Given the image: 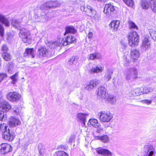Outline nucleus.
I'll use <instances>...</instances> for the list:
<instances>
[{
    "label": "nucleus",
    "mask_w": 156,
    "mask_h": 156,
    "mask_svg": "<svg viewBox=\"0 0 156 156\" xmlns=\"http://www.w3.org/2000/svg\"><path fill=\"white\" fill-rule=\"evenodd\" d=\"M12 24L13 26L20 30V37L22 38L23 42H27L28 40V36L30 34V32L24 28L20 29V22L17 20H13Z\"/></svg>",
    "instance_id": "nucleus-1"
},
{
    "label": "nucleus",
    "mask_w": 156,
    "mask_h": 156,
    "mask_svg": "<svg viewBox=\"0 0 156 156\" xmlns=\"http://www.w3.org/2000/svg\"><path fill=\"white\" fill-rule=\"evenodd\" d=\"M125 79L127 81L135 79L138 77V72L134 67L126 69L124 72Z\"/></svg>",
    "instance_id": "nucleus-2"
},
{
    "label": "nucleus",
    "mask_w": 156,
    "mask_h": 156,
    "mask_svg": "<svg viewBox=\"0 0 156 156\" xmlns=\"http://www.w3.org/2000/svg\"><path fill=\"white\" fill-rule=\"evenodd\" d=\"M128 41L129 45L132 47L137 45L139 42V36L135 31L130 32L129 35Z\"/></svg>",
    "instance_id": "nucleus-3"
},
{
    "label": "nucleus",
    "mask_w": 156,
    "mask_h": 156,
    "mask_svg": "<svg viewBox=\"0 0 156 156\" xmlns=\"http://www.w3.org/2000/svg\"><path fill=\"white\" fill-rule=\"evenodd\" d=\"M100 120L102 122H108L113 118L112 115L109 112L102 111L98 114Z\"/></svg>",
    "instance_id": "nucleus-4"
},
{
    "label": "nucleus",
    "mask_w": 156,
    "mask_h": 156,
    "mask_svg": "<svg viewBox=\"0 0 156 156\" xmlns=\"http://www.w3.org/2000/svg\"><path fill=\"white\" fill-rule=\"evenodd\" d=\"M61 4L58 3L57 1H50L46 2L40 6V8L41 10H48L51 8H55L59 5Z\"/></svg>",
    "instance_id": "nucleus-5"
},
{
    "label": "nucleus",
    "mask_w": 156,
    "mask_h": 156,
    "mask_svg": "<svg viewBox=\"0 0 156 156\" xmlns=\"http://www.w3.org/2000/svg\"><path fill=\"white\" fill-rule=\"evenodd\" d=\"M144 151L146 153V156H152L156 152L153 145L150 144L144 146Z\"/></svg>",
    "instance_id": "nucleus-6"
},
{
    "label": "nucleus",
    "mask_w": 156,
    "mask_h": 156,
    "mask_svg": "<svg viewBox=\"0 0 156 156\" xmlns=\"http://www.w3.org/2000/svg\"><path fill=\"white\" fill-rule=\"evenodd\" d=\"M6 97L8 100L13 102L18 101L21 98V95L17 92H11L7 94Z\"/></svg>",
    "instance_id": "nucleus-7"
},
{
    "label": "nucleus",
    "mask_w": 156,
    "mask_h": 156,
    "mask_svg": "<svg viewBox=\"0 0 156 156\" xmlns=\"http://www.w3.org/2000/svg\"><path fill=\"white\" fill-rule=\"evenodd\" d=\"M99 82V80L97 79L92 80L84 85L85 88L87 90L90 91L98 86Z\"/></svg>",
    "instance_id": "nucleus-8"
},
{
    "label": "nucleus",
    "mask_w": 156,
    "mask_h": 156,
    "mask_svg": "<svg viewBox=\"0 0 156 156\" xmlns=\"http://www.w3.org/2000/svg\"><path fill=\"white\" fill-rule=\"evenodd\" d=\"M151 43L147 38L145 37L143 40L140 46L141 51L144 52L149 50L150 48Z\"/></svg>",
    "instance_id": "nucleus-9"
},
{
    "label": "nucleus",
    "mask_w": 156,
    "mask_h": 156,
    "mask_svg": "<svg viewBox=\"0 0 156 156\" xmlns=\"http://www.w3.org/2000/svg\"><path fill=\"white\" fill-rule=\"evenodd\" d=\"M2 137L5 140L10 141L13 140L15 137V135L14 133L8 129L7 132L2 134Z\"/></svg>",
    "instance_id": "nucleus-10"
},
{
    "label": "nucleus",
    "mask_w": 156,
    "mask_h": 156,
    "mask_svg": "<svg viewBox=\"0 0 156 156\" xmlns=\"http://www.w3.org/2000/svg\"><path fill=\"white\" fill-rule=\"evenodd\" d=\"M115 10L114 6L111 4H106L104 7V12L108 17H109L113 13Z\"/></svg>",
    "instance_id": "nucleus-11"
},
{
    "label": "nucleus",
    "mask_w": 156,
    "mask_h": 156,
    "mask_svg": "<svg viewBox=\"0 0 156 156\" xmlns=\"http://www.w3.org/2000/svg\"><path fill=\"white\" fill-rule=\"evenodd\" d=\"M80 9L82 11L83 10L85 12L86 15L92 17L94 16L95 14H96V11L92 9L91 7L90 6H87V7L86 8L83 6H81Z\"/></svg>",
    "instance_id": "nucleus-12"
},
{
    "label": "nucleus",
    "mask_w": 156,
    "mask_h": 156,
    "mask_svg": "<svg viewBox=\"0 0 156 156\" xmlns=\"http://www.w3.org/2000/svg\"><path fill=\"white\" fill-rule=\"evenodd\" d=\"M48 51L45 47L41 46L37 49V55L40 58L46 57L48 55Z\"/></svg>",
    "instance_id": "nucleus-13"
},
{
    "label": "nucleus",
    "mask_w": 156,
    "mask_h": 156,
    "mask_svg": "<svg viewBox=\"0 0 156 156\" xmlns=\"http://www.w3.org/2000/svg\"><path fill=\"white\" fill-rule=\"evenodd\" d=\"M131 60L133 62L137 61L140 57V51L137 49L132 50L130 52Z\"/></svg>",
    "instance_id": "nucleus-14"
},
{
    "label": "nucleus",
    "mask_w": 156,
    "mask_h": 156,
    "mask_svg": "<svg viewBox=\"0 0 156 156\" xmlns=\"http://www.w3.org/2000/svg\"><path fill=\"white\" fill-rule=\"evenodd\" d=\"M11 150V146L8 144L3 143L0 145V152L2 154H5L10 151Z\"/></svg>",
    "instance_id": "nucleus-15"
},
{
    "label": "nucleus",
    "mask_w": 156,
    "mask_h": 156,
    "mask_svg": "<svg viewBox=\"0 0 156 156\" xmlns=\"http://www.w3.org/2000/svg\"><path fill=\"white\" fill-rule=\"evenodd\" d=\"M106 90L105 88L102 86H101L98 88L97 94V96L99 98H101L104 99H106L108 96V94H106Z\"/></svg>",
    "instance_id": "nucleus-16"
},
{
    "label": "nucleus",
    "mask_w": 156,
    "mask_h": 156,
    "mask_svg": "<svg viewBox=\"0 0 156 156\" xmlns=\"http://www.w3.org/2000/svg\"><path fill=\"white\" fill-rule=\"evenodd\" d=\"M76 38L72 35H69L65 39L62 40V44L66 46L71 43H74L76 41Z\"/></svg>",
    "instance_id": "nucleus-17"
},
{
    "label": "nucleus",
    "mask_w": 156,
    "mask_h": 156,
    "mask_svg": "<svg viewBox=\"0 0 156 156\" xmlns=\"http://www.w3.org/2000/svg\"><path fill=\"white\" fill-rule=\"evenodd\" d=\"M88 116V114H87L79 113L77 115L76 118L79 121L83 123L84 126H85L86 122V118Z\"/></svg>",
    "instance_id": "nucleus-18"
},
{
    "label": "nucleus",
    "mask_w": 156,
    "mask_h": 156,
    "mask_svg": "<svg viewBox=\"0 0 156 156\" xmlns=\"http://www.w3.org/2000/svg\"><path fill=\"white\" fill-rule=\"evenodd\" d=\"M120 24V22L119 21L114 20L110 23L109 27L113 32H115L118 30Z\"/></svg>",
    "instance_id": "nucleus-19"
},
{
    "label": "nucleus",
    "mask_w": 156,
    "mask_h": 156,
    "mask_svg": "<svg viewBox=\"0 0 156 156\" xmlns=\"http://www.w3.org/2000/svg\"><path fill=\"white\" fill-rule=\"evenodd\" d=\"M0 104L1 105L0 108L3 112L8 111L11 108V105L6 101H2Z\"/></svg>",
    "instance_id": "nucleus-20"
},
{
    "label": "nucleus",
    "mask_w": 156,
    "mask_h": 156,
    "mask_svg": "<svg viewBox=\"0 0 156 156\" xmlns=\"http://www.w3.org/2000/svg\"><path fill=\"white\" fill-rule=\"evenodd\" d=\"M9 123L10 126L13 127L20 125L21 122L18 118L15 117H12L9 121Z\"/></svg>",
    "instance_id": "nucleus-21"
},
{
    "label": "nucleus",
    "mask_w": 156,
    "mask_h": 156,
    "mask_svg": "<svg viewBox=\"0 0 156 156\" xmlns=\"http://www.w3.org/2000/svg\"><path fill=\"white\" fill-rule=\"evenodd\" d=\"M103 71L102 67L100 66L94 67L90 69L89 70V73L91 74L101 73Z\"/></svg>",
    "instance_id": "nucleus-22"
},
{
    "label": "nucleus",
    "mask_w": 156,
    "mask_h": 156,
    "mask_svg": "<svg viewBox=\"0 0 156 156\" xmlns=\"http://www.w3.org/2000/svg\"><path fill=\"white\" fill-rule=\"evenodd\" d=\"M113 74V72L112 70L110 69H107L105 72L104 76V80L106 82L110 80L112 78Z\"/></svg>",
    "instance_id": "nucleus-23"
},
{
    "label": "nucleus",
    "mask_w": 156,
    "mask_h": 156,
    "mask_svg": "<svg viewBox=\"0 0 156 156\" xmlns=\"http://www.w3.org/2000/svg\"><path fill=\"white\" fill-rule=\"evenodd\" d=\"M87 125L89 126H91L95 128H98L99 126V123L97 119H91L88 122Z\"/></svg>",
    "instance_id": "nucleus-24"
},
{
    "label": "nucleus",
    "mask_w": 156,
    "mask_h": 156,
    "mask_svg": "<svg viewBox=\"0 0 156 156\" xmlns=\"http://www.w3.org/2000/svg\"><path fill=\"white\" fill-rule=\"evenodd\" d=\"M0 22L7 27L9 26V22L8 20L1 13H0Z\"/></svg>",
    "instance_id": "nucleus-25"
},
{
    "label": "nucleus",
    "mask_w": 156,
    "mask_h": 156,
    "mask_svg": "<svg viewBox=\"0 0 156 156\" xmlns=\"http://www.w3.org/2000/svg\"><path fill=\"white\" fill-rule=\"evenodd\" d=\"M96 140H100L101 142L104 143H108L109 140V138L107 135H105L95 137Z\"/></svg>",
    "instance_id": "nucleus-26"
},
{
    "label": "nucleus",
    "mask_w": 156,
    "mask_h": 156,
    "mask_svg": "<svg viewBox=\"0 0 156 156\" xmlns=\"http://www.w3.org/2000/svg\"><path fill=\"white\" fill-rule=\"evenodd\" d=\"M140 5L141 8L145 10L148 9L150 6L149 2H148L147 0H140Z\"/></svg>",
    "instance_id": "nucleus-27"
},
{
    "label": "nucleus",
    "mask_w": 156,
    "mask_h": 156,
    "mask_svg": "<svg viewBox=\"0 0 156 156\" xmlns=\"http://www.w3.org/2000/svg\"><path fill=\"white\" fill-rule=\"evenodd\" d=\"M26 54L28 57H30L32 58L34 57V51L33 48H27L25 50Z\"/></svg>",
    "instance_id": "nucleus-28"
},
{
    "label": "nucleus",
    "mask_w": 156,
    "mask_h": 156,
    "mask_svg": "<svg viewBox=\"0 0 156 156\" xmlns=\"http://www.w3.org/2000/svg\"><path fill=\"white\" fill-rule=\"evenodd\" d=\"M131 94L133 96H137L142 94V87L137 88L131 91Z\"/></svg>",
    "instance_id": "nucleus-29"
},
{
    "label": "nucleus",
    "mask_w": 156,
    "mask_h": 156,
    "mask_svg": "<svg viewBox=\"0 0 156 156\" xmlns=\"http://www.w3.org/2000/svg\"><path fill=\"white\" fill-rule=\"evenodd\" d=\"M105 99L107 101L111 104H114L116 102L115 98L112 95H108Z\"/></svg>",
    "instance_id": "nucleus-30"
},
{
    "label": "nucleus",
    "mask_w": 156,
    "mask_h": 156,
    "mask_svg": "<svg viewBox=\"0 0 156 156\" xmlns=\"http://www.w3.org/2000/svg\"><path fill=\"white\" fill-rule=\"evenodd\" d=\"M38 150L41 156L43 155L45 152V148L44 146L41 144H40L38 145Z\"/></svg>",
    "instance_id": "nucleus-31"
},
{
    "label": "nucleus",
    "mask_w": 156,
    "mask_h": 156,
    "mask_svg": "<svg viewBox=\"0 0 156 156\" xmlns=\"http://www.w3.org/2000/svg\"><path fill=\"white\" fill-rule=\"evenodd\" d=\"M149 3L152 10L156 12V0H150Z\"/></svg>",
    "instance_id": "nucleus-32"
},
{
    "label": "nucleus",
    "mask_w": 156,
    "mask_h": 156,
    "mask_svg": "<svg viewBox=\"0 0 156 156\" xmlns=\"http://www.w3.org/2000/svg\"><path fill=\"white\" fill-rule=\"evenodd\" d=\"M8 126L5 123H1L0 124V130L2 132V134L5 133V132L8 131Z\"/></svg>",
    "instance_id": "nucleus-33"
},
{
    "label": "nucleus",
    "mask_w": 156,
    "mask_h": 156,
    "mask_svg": "<svg viewBox=\"0 0 156 156\" xmlns=\"http://www.w3.org/2000/svg\"><path fill=\"white\" fill-rule=\"evenodd\" d=\"M142 94H148L153 91V89L150 87H142Z\"/></svg>",
    "instance_id": "nucleus-34"
},
{
    "label": "nucleus",
    "mask_w": 156,
    "mask_h": 156,
    "mask_svg": "<svg viewBox=\"0 0 156 156\" xmlns=\"http://www.w3.org/2000/svg\"><path fill=\"white\" fill-rule=\"evenodd\" d=\"M76 30L74 28L69 26L66 28L65 34L68 33L74 34L76 33Z\"/></svg>",
    "instance_id": "nucleus-35"
},
{
    "label": "nucleus",
    "mask_w": 156,
    "mask_h": 156,
    "mask_svg": "<svg viewBox=\"0 0 156 156\" xmlns=\"http://www.w3.org/2000/svg\"><path fill=\"white\" fill-rule=\"evenodd\" d=\"M75 136L74 135H72L66 140V143L67 144L72 145L73 142L75 140Z\"/></svg>",
    "instance_id": "nucleus-36"
},
{
    "label": "nucleus",
    "mask_w": 156,
    "mask_h": 156,
    "mask_svg": "<svg viewBox=\"0 0 156 156\" xmlns=\"http://www.w3.org/2000/svg\"><path fill=\"white\" fill-rule=\"evenodd\" d=\"M99 58V55L98 53L90 54L89 55V59L90 60H94Z\"/></svg>",
    "instance_id": "nucleus-37"
},
{
    "label": "nucleus",
    "mask_w": 156,
    "mask_h": 156,
    "mask_svg": "<svg viewBox=\"0 0 156 156\" xmlns=\"http://www.w3.org/2000/svg\"><path fill=\"white\" fill-rule=\"evenodd\" d=\"M149 32L153 39L156 41V31L152 29H149Z\"/></svg>",
    "instance_id": "nucleus-38"
},
{
    "label": "nucleus",
    "mask_w": 156,
    "mask_h": 156,
    "mask_svg": "<svg viewBox=\"0 0 156 156\" xmlns=\"http://www.w3.org/2000/svg\"><path fill=\"white\" fill-rule=\"evenodd\" d=\"M102 155L103 156H112V153L108 149L104 148Z\"/></svg>",
    "instance_id": "nucleus-39"
},
{
    "label": "nucleus",
    "mask_w": 156,
    "mask_h": 156,
    "mask_svg": "<svg viewBox=\"0 0 156 156\" xmlns=\"http://www.w3.org/2000/svg\"><path fill=\"white\" fill-rule=\"evenodd\" d=\"M2 56L3 59L6 61H8L11 59V56L9 53L3 54Z\"/></svg>",
    "instance_id": "nucleus-40"
},
{
    "label": "nucleus",
    "mask_w": 156,
    "mask_h": 156,
    "mask_svg": "<svg viewBox=\"0 0 156 156\" xmlns=\"http://www.w3.org/2000/svg\"><path fill=\"white\" fill-rule=\"evenodd\" d=\"M124 3L128 6L132 7L134 5V2L133 0H123Z\"/></svg>",
    "instance_id": "nucleus-41"
},
{
    "label": "nucleus",
    "mask_w": 156,
    "mask_h": 156,
    "mask_svg": "<svg viewBox=\"0 0 156 156\" xmlns=\"http://www.w3.org/2000/svg\"><path fill=\"white\" fill-rule=\"evenodd\" d=\"M13 70V65L11 62H9L8 63V71L9 73H11Z\"/></svg>",
    "instance_id": "nucleus-42"
},
{
    "label": "nucleus",
    "mask_w": 156,
    "mask_h": 156,
    "mask_svg": "<svg viewBox=\"0 0 156 156\" xmlns=\"http://www.w3.org/2000/svg\"><path fill=\"white\" fill-rule=\"evenodd\" d=\"M56 156H69L67 153L63 151H58L55 152Z\"/></svg>",
    "instance_id": "nucleus-43"
},
{
    "label": "nucleus",
    "mask_w": 156,
    "mask_h": 156,
    "mask_svg": "<svg viewBox=\"0 0 156 156\" xmlns=\"http://www.w3.org/2000/svg\"><path fill=\"white\" fill-rule=\"evenodd\" d=\"M4 112L1 110H0V120H5L6 119V115L4 114Z\"/></svg>",
    "instance_id": "nucleus-44"
},
{
    "label": "nucleus",
    "mask_w": 156,
    "mask_h": 156,
    "mask_svg": "<svg viewBox=\"0 0 156 156\" xmlns=\"http://www.w3.org/2000/svg\"><path fill=\"white\" fill-rule=\"evenodd\" d=\"M18 76V73H16L14 75L11 77V78L12 80V83L13 84L15 83L17 81V77Z\"/></svg>",
    "instance_id": "nucleus-45"
},
{
    "label": "nucleus",
    "mask_w": 156,
    "mask_h": 156,
    "mask_svg": "<svg viewBox=\"0 0 156 156\" xmlns=\"http://www.w3.org/2000/svg\"><path fill=\"white\" fill-rule=\"evenodd\" d=\"M104 148L99 147L95 149V151L98 154L102 155L103 152L104 151Z\"/></svg>",
    "instance_id": "nucleus-46"
},
{
    "label": "nucleus",
    "mask_w": 156,
    "mask_h": 156,
    "mask_svg": "<svg viewBox=\"0 0 156 156\" xmlns=\"http://www.w3.org/2000/svg\"><path fill=\"white\" fill-rule=\"evenodd\" d=\"M129 27L130 28L137 29V27L134 23L130 20L129 21Z\"/></svg>",
    "instance_id": "nucleus-47"
},
{
    "label": "nucleus",
    "mask_w": 156,
    "mask_h": 156,
    "mask_svg": "<svg viewBox=\"0 0 156 156\" xmlns=\"http://www.w3.org/2000/svg\"><path fill=\"white\" fill-rule=\"evenodd\" d=\"M7 76V74L5 73H0V83L3 81Z\"/></svg>",
    "instance_id": "nucleus-48"
},
{
    "label": "nucleus",
    "mask_w": 156,
    "mask_h": 156,
    "mask_svg": "<svg viewBox=\"0 0 156 156\" xmlns=\"http://www.w3.org/2000/svg\"><path fill=\"white\" fill-rule=\"evenodd\" d=\"M1 49L4 54H5L6 53V52L8 50V48L6 45L4 44L2 47Z\"/></svg>",
    "instance_id": "nucleus-49"
},
{
    "label": "nucleus",
    "mask_w": 156,
    "mask_h": 156,
    "mask_svg": "<svg viewBox=\"0 0 156 156\" xmlns=\"http://www.w3.org/2000/svg\"><path fill=\"white\" fill-rule=\"evenodd\" d=\"M140 102L143 104H145L147 105H149L151 103L152 101L148 99H144L141 101Z\"/></svg>",
    "instance_id": "nucleus-50"
},
{
    "label": "nucleus",
    "mask_w": 156,
    "mask_h": 156,
    "mask_svg": "<svg viewBox=\"0 0 156 156\" xmlns=\"http://www.w3.org/2000/svg\"><path fill=\"white\" fill-rule=\"evenodd\" d=\"M12 109L14 113L16 114H19L20 111V108H18L17 106H15L14 107L12 108Z\"/></svg>",
    "instance_id": "nucleus-51"
},
{
    "label": "nucleus",
    "mask_w": 156,
    "mask_h": 156,
    "mask_svg": "<svg viewBox=\"0 0 156 156\" xmlns=\"http://www.w3.org/2000/svg\"><path fill=\"white\" fill-rule=\"evenodd\" d=\"M58 149L66 150L68 148V147L66 145H60L58 146Z\"/></svg>",
    "instance_id": "nucleus-52"
},
{
    "label": "nucleus",
    "mask_w": 156,
    "mask_h": 156,
    "mask_svg": "<svg viewBox=\"0 0 156 156\" xmlns=\"http://www.w3.org/2000/svg\"><path fill=\"white\" fill-rule=\"evenodd\" d=\"M4 34V29L2 26L0 24V36L3 37Z\"/></svg>",
    "instance_id": "nucleus-53"
},
{
    "label": "nucleus",
    "mask_w": 156,
    "mask_h": 156,
    "mask_svg": "<svg viewBox=\"0 0 156 156\" xmlns=\"http://www.w3.org/2000/svg\"><path fill=\"white\" fill-rule=\"evenodd\" d=\"M55 44H57L58 45V44L56 43V42H54L53 43L49 42L48 43V46L51 48H55Z\"/></svg>",
    "instance_id": "nucleus-54"
},
{
    "label": "nucleus",
    "mask_w": 156,
    "mask_h": 156,
    "mask_svg": "<svg viewBox=\"0 0 156 156\" xmlns=\"http://www.w3.org/2000/svg\"><path fill=\"white\" fill-rule=\"evenodd\" d=\"M92 18H94V20L96 21L100 19V16L97 14V12H96V14L94 15V16H93Z\"/></svg>",
    "instance_id": "nucleus-55"
},
{
    "label": "nucleus",
    "mask_w": 156,
    "mask_h": 156,
    "mask_svg": "<svg viewBox=\"0 0 156 156\" xmlns=\"http://www.w3.org/2000/svg\"><path fill=\"white\" fill-rule=\"evenodd\" d=\"M130 63V61L128 59H126L124 62V65L125 66H128L129 65Z\"/></svg>",
    "instance_id": "nucleus-56"
},
{
    "label": "nucleus",
    "mask_w": 156,
    "mask_h": 156,
    "mask_svg": "<svg viewBox=\"0 0 156 156\" xmlns=\"http://www.w3.org/2000/svg\"><path fill=\"white\" fill-rule=\"evenodd\" d=\"M75 57H72L71 59H70V60L69 62V64L71 65L72 63L74 64V62L75 61Z\"/></svg>",
    "instance_id": "nucleus-57"
},
{
    "label": "nucleus",
    "mask_w": 156,
    "mask_h": 156,
    "mask_svg": "<svg viewBox=\"0 0 156 156\" xmlns=\"http://www.w3.org/2000/svg\"><path fill=\"white\" fill-rule=\"evenodd\" d=\"M60 40H59V41H56V43L57 44H58V45H57V44H55V48L56 47H58L59 46H62V45H63L62 44V40H61V42H60Z\"/></svg>",
    "instance_id": "nucleus-58"
},
{
    "label": "nucleus",
    "mask_w": 156,
    "mask_h": 156,
    "mask_svg": "<svg viewBox=\"0 0 156 156\" xmlns=\"http://www.w3.org/2000/svg\"><path fill=\"white\" fill-rule=\"evenodd\" d=\"M93 36V34L92 33L90 32L87 35V37L89 38H90L92 37Z\"/></svg>",
    "instance_id": "nucleus-59"
},
{
    "label": "nucleus",
    "mask_w": 156,
    "mask_h": 156,
    "mask_svg": "<svg viewBox=\"0 0 156 156\" xmlns=\"http://www.w3.org/2000/svg\"><path fill=\"white\" fill-rule=\"evenodd\" d=\"M103 130V129L102 128H101V127H99L97 129V132L99 133L101 131Z\"/></svg>",
    "instance_id": "nucleus-60"
},
{
    "label": "nucleus",
    "mask_w": 156,
    "mask_h": 156,
    "mask_svg": "<svg viewBox=\"0 0 156 156\" xmlns=\"http://www.w3.org/2000/svg\"><path fill=\"white\" fill-rule=\"evenodd\" d=\"M2 92L0 91V103L2 101H4L3 99L2 98Z\"/></svg>",
    "instance_id": "nucleus-61"
},
{
    "label": "nucleus",
    "mask_w": 156,
    "mask_h": 156,
    "mask_svg": "<svg viewBox=\"0 0 156 156\" xmlns=\"http://www.w3.org/2000/svg\"><path fill=\"white\" fill-rule=\"evenodd\" d=\"M2 60L1 58H0V69H1Z\"/></svg>",
    "instance_id": "nucleus-62"
},
{
    "label": "nucleus",
    "mask_w": 156,
    "mask_h": 156,
    "mask_svg": "<svg viewBox=\"0 0 156 156\" xmlns=\"http://www.w3.org/2000/svg\"><path fill=\"white\" fill-rule=\"evenodd\" d=\"M22 144L23 145V146H24L25 145V144H24L23 143Z\"/></svg>",
    "instance_id": "nucleus-63"
}]
</instances>
